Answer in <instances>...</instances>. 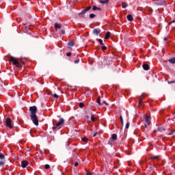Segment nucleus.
Segmentation results:
<instances>
[{
  "instance_id": "nucleus-34",
  "label": "nucleus",
  "mask_w": 175,
  "mask_h": 175,
  "mask_svg": "<svg viewBox=\"0 0 175 175\" xmlns=\"http://www.w3.org/2000/svg\"><path fill=\"white\" fill-rule=\"evenodd\" d=\"M62 35H65V30L62 29L61 30Z\"/></svg>"
},
{
  "instance_id": "nucleus-28",
  "label": "nucleus",
  "mask_w": 175,
  "mask_h": 175,
  "mask_svg": "<svg viewBox=\"0 0 175 175\" xmlns=\"http://www.w3.org/2000/svg\"><path fill=\"white\" fill-rule=\"evenodd\" d=\"M120 121H121L122 124H124V119H122V116H120Z\"/></svg>"
},
{
  "instance_id": "nucleus-45",
  "label": "nucleus",
  "mask_w": 175,
  "mask_h": 175,
  "mask_svg": "<svg viewBox=\"0 0 175 175\" xmlns=\"http://www.w3.org/2000/svg\"><path fill=\"white\" fill-rule=\"evenodd\" d=\"M104 103H105V105H106V101H104Z\"/></svg>"
},
{
  "instance_id": "nucleus-18",
  "label": "nucleus",
  "mask_w": 175,
  "mask_h": 175,
  "mask_svg": "<svg viewBox=\"0 0 175 175\" xmlns=\"http://www.w3.org/2000/svg\"><path fill=\"white\" fill-rule=\"evenodd\" d=\"M92 9H93V10H101L100 8L96 7V5H94Z\"/></svg>"
},
{
  "instance_id": "nucleus-10",
  "label": "nucleus",
  "mask_w": 175,
  "mask_h": 175,
  "mask_svg": "<svg viewBox=\"0 0 175 175\" xmlns=\"http://www.w3.org/2000/svg\"><path fill=\"white\" fill-rule=\"evenodd\" d=\"M54 27L57 31V29H61V28L62 27V25H61V24L55 23Z\"/></svg>"
},
{
  "instance_id": "nucleus-46",
  "label": "nucleus",
  "mask_w": 175,
  "mask_h": 175,
  "mask_svg": "<svg viewBox=\"0 0 175 175\" xmlns=\"http://www.w3.org/2000/svg\"><path fill=\"white\" fill-rule=\"evenodd\" d=\"M170 24H172L171 23L169 24V25H170Z\"/></svg>"
},
{
  "instance_id": "nucleus-38",
  "label": "nucleus",
  "mask_w": 175,
  "mask_h": 175,
  "mask_svg": "<svg viewBox=\"0 0 175 175\" xmlns=\"http://www.w3.org/2000/svg\"><path fill=\"white\" fill-rule=\"evenodd\" d=\"M174 132H175V130H174V131H172L169 133V135H173V133H174Z\"/></svg>"
},
{
  "instance_id": "nucleus-27",
  "label": "nucleus",
  "mask_w": 175,
  "mask_h": 175,
  "mask_svg": "<svg viewBox=\"0 0 175 175\" xmlns=\"http://www.w3.org/2000/svg\"><path fill=\"white\" fill-rule=\"evenodd\" d=\"M94 17H95V14H90V18H94Z\"/></svg>"
},
{
  "instance_id": "nucleus-36",
  "label": "nucleus",
  "mask_w": 175,
  "mask_h": 175,
  "mask_svg": "<svg viewBox=\"0 0 175 175\" xmlns=\"http://www.w3.org/2000/svg\"><path fill=\"white\" fill-rule=\"evenodd\" d=\"M70 55H72V53L70 52L67 53V57H70Z\"/></svg>"
},
{
  "instance_id": "nucleus-4",
  "label": "nucleus",
  "mask_w": 175,
  "mask_h": 175,
  "mask_svg": "<svg viewBox=\"0 0 175 175\" xmlns=\"http://www.w3.org/2000/svg\"><path fill=\"white\" fill-rule=\"evenodd\" d=\"M88 10H91V6L86 8L85 10H83L79 14V16L80 17H84V14L88 12Z\"/></svg>"
},
{
  "instance_id": "nucleus-1",
  "label": "nucleus",
  "mask_w": 175,
  "mask_h": 175,
  "mask_svg": "<svg viewBox=\"0 0 175 175\" xmlns=\"http://www.w3.org/2000/svg\"><path fill=\"white\" fill-rule=\"evenodd\" d=\"M29 111H30V118L33 121V124L34 125H39V120L38 119V116H36V113L38 112V108L36 106H33L29 107Z\"/></svg>"
},
{
  "instance_id": "nucleus-29",
  "label": "nucleus",
  "mask_w": 175,
  "mask_h": 175,
  "mask_svg": "<svg viewBox=\"0 0 175 175\" xmlns=\"http://www.w3.org/2000/svg\"><path fill=\"white\" fill-rule=\"evenodd\" d=\"M3 165H5V161H0V166H3Z\"/></svg>"
},
{
  "instance_id": "nucleus-11",
  "label": "nucleus",
  "mask_w": 175,
  "mask_h": 175,
  "mask_svg": "<svg viewBox=\"0 0 175 175\" xmlns=\"http://www.w3.org/2000/svg\"><path fill=\"white\" fill-rule=\"evenodd\" d=\"M93 33L94 35H99V33H100V30L98 29H94L93 30Z\"/></svg>"
},
{
  "instance_id": "nucleus-13",
  "label": "nucleus",
  "mask_w": 175,
  "mask_h": 175,
  "mask_svg": "<svg viewBox=\"0 0 175 175\" xmlns=\"http://www.w3.org/2000/svg\"><path fill=\"white\" fill-rule=\"evenodd\" d=\"M109 1L110 0H100V3H102L103 5H106V3H107L109 2Z\"/></svg>"
},
{
  "instance_id": "nucleus-7",
  "label": "nucleus",
  "mask_w": 175,
  "mask_h": 175,
  "mask_svg": "<svg viewBox=\"0 0 175 175\" xmlns=\"http://www.w3.org/2000/svg\"><path fill=\"white\" fill-rule=\"evenodd\" d=\"M144 119L146 120V122L148 124V125H150V124H151V120L148 116L146 115L144 116Z\"/></svg>"
},
{
  "instance_id": "nucleus-12",
  "label": "nucleus",
  "mask_w": 175,
  "mask_h": 175,
  "mask_svg": "<svg viewBox=\"0 0 175 175\" xmlns=\"http://www.w3.org/2000/svg\"><path fill=\"white\" fill-rule=\"evenodd\" d=\"M127 20L129 21H133V16L131 14L127 15Z\"/></svg>"
},
{
  "instance_id": "nucleus-32",
  "label": "nucleus",
  "mask_w": 175,
  "mask_h": 175,
  "mask_svg": "<svg viewBox=\"0 0 175 175\" xmlns=\"http://www.w3.org/2000/svg\"><path fill=\"white\" fill-rule=\"evenodd\" d=\"M129 125H130L129 122H127V123L126 124V129H128L129 128Z\"/></svg>"
},
{
  "instance_id": "nucleus-43",
  "label": "nucleus",
  "mask_w": 175,
  "mask_h": 175,
  "mask_svg": "<svg viewBox=\"0 0 175 175\" xmlns=\"http://www.w3.org/2000/svg\"><path fill=\"white\" fill-rule=\"evenodd\" d=\"M86 175H92V173H91V172H87Z\"/></svg>"
},
{
  "instance_id": "nucleus-42",
  "label": "nucleus",
  "mask_w": 175,
  "mask_h": 175,
  "mask_svg": "<svg viewBox=\"0 0 175 175\" xmlns=\"http://www.w3.org/2000/svg\"><path fill=\"white\" fill-rule=\"evenodd\" d=\"M96 135H98V133H95L94 135H93V137H95L96 136Z\"/></svg>"
},
{
  "instance_id": "nucleus-9",
  "label": "nucleus",
  "mask_w": 175,
  "mask_h": 175,
  "mask_svg": "<svg viewBox=\"0 0 175 175\" xmlns=\"http://www.w3.org/2000/svg\"><path fill=\"white\" fill-rule=\"evenodd\" d=\"M142 68H143L144 70H150V66L147 64H144L142 65Z\"/></svg>"
},
{
  "instance_id": "nucleus-24",
  "label": "nucleus",
  "mask_w": 175,
  "mask_h": 175,
  "mask_svg": "<svg viewBox=\"0 0 175 175\" xmlns=\"http://www.w3.org/2000/svg\"><path fill=\"white\" fill-rule=\"evenodd\" d=\"M158 131L159 132H163V131H165V129H163V127H158Z\"/></svg>"
},
{
  "instance_id": "nucleus-22",
  "label": "nucleus",
  "mask_w": 175,
  "mask_h": 175,
  "mask_svg": "<svg viewBox=\"0 0 175 175\" xmlns=\"http://www.w3.org/2000/svg\"><path fill=\"white\" fill-rule=\"evenodd\" d=\"M97 103L98 105H99L100 106L101 103H100V96H98L97 98Z\"/></svg>"
},
{
  "instance_id": "nucleus-39",
  "label": "nucleus",
  "mask_w": 175,
  "mask_h": 175,
  "mask_svg": "<svg viewBox=\"0 0 175 175\" xmlns=\"http://www.w3.org/2000/svg\"><path fill=\"white\" fill-rule=\"evenodd\" d=\"M75 167L79 166V163H78V162H76V163H75Z\"/></svg>"
},
{
  "instance_id": "nucleus-23",
  "label": "nucleus",
  "mask_w": 175,
  "mask_h": 175,
  "mask_svg": "<svg viewBox=\"0 0 175 175\" xmlns=\"http://www.w3.org/2000/svg\"><path fill=\"white\" fill-rule=\"evenodd\" d=\"M0 159H5V154L0 153Z\"/></svg>"
},
{
  "instance_id": "nucleus-16",
  "label": "nucleus",
  "mask_w": 175,
  "mask_h": 175,
  "mask_svg": "<svg viewBox=\"0 0 175 175\" xmlns=\"http://www.w3.org/2000/svg\"><path fill=\"white\" fill-rule=\"evenodd\" d=\"M111 140H117V134H113L112 135Z\"/></svg>"
},
{
  "instance_id": "nucleus-35",
  "label": "nucleus",
  "mask_w": 175,
  "mask_h": 175,
  "mask_svg": "<svg viewBox=\"0 0 175 175\" xmlns=\"http://www.w3.org/2000/svg\"><path fill=\"white\" fill-rule=\"evenodd\" d=\"M101 49H102V50L105 51L107 49V47L103 46Z\"/></svg>"
},
{
  "instance_id": "nucleus-44",
  "label": "nucleus",
  "mask_w": 175,
  "mask_h": 175,
  "mask_svg": "<svg viewBox=\"0 0 175 175\" xmlns=\"http://www.w3.org/2000/svg\"><path fill=\"white\" fill-rule=\"evenodd\" d=\"M164 40H165V41L167 40V38H164Z\"/></svg>"
},
{
  "instance_id": "nucleus-19",
  "label": "nucleus",
  "mask_w": 175,
  "mask_h": 175,
  "mask_svg": "<svg viewBox=\"0 0 175 175\" xmlns=\"http://www.w3.org/2000/svg\"><path fill=\"white\" fill-rule=\"evenodd\" d=\"M97 40L101 46H103V40H102V39H97Z\"/></svg>"
},
{
  "instance_id": "nucleus-40",
  "label": "nucleus",
  "mask_w": 175,
  "mask_h": 175,
  "mask_svg": "<svg viewBox=\"0 0 175 175\" xmlns=\"http://www.w3.org/2000/svg\"><path fill=\"white\" fill-rule=\"evenodd\" d=\"M153 159H158V156L153 157Z\"/></svg>"
},
{
  "instance_id": "nucleus-2",
  "label": "nucleus",
  "mask_w": 175,
  "mask_h": 175,
  "mask_svg": "<svg viewBox=\"0 0 175 175\" xmlns=\"http://www.w3.org/2000/svg\"><path fill=\"white\" fill-rule=\"evenodd\" d=\"M64 124H65V120H64V118H61L59 122L56 124V126L53 127V130L55 131V129H61V128H62V125H64Z\"/></svg>"
},
{
  "instance_id": "nucleus-25",
  "label": "nucleus",
  "mask_w": 175,
  "mask_h": 175,
  "mask_svg": "<svg viewBox=\"0 0 175 175\" xmlns=\"http://www.w3.org/2000/svg\"><path fill=\"white\" fill-rule=\"evenodd\" d=\"M82 142H88V137H83L82 138Z\"/></svg>"
},
{
  "instance_id": "nucleus-14",
  "label": "nucleus",
  "mask_w": 175,
  "mask_h": 175,
  "mask_svg": "<svg viewBox=\"0 0 175 175\" xmlns=\"http://www.w3.org/2000/svg\"><path fill=\"white\" fill-rule=\"evenodd\" d=\"M170 64H175V57H172L168 60Z\"/></svg>"
},
{
  "instance_id": "nucleus-6",
  "label": "nucleus",
  "mask_w": 175,
  "mask_h": 175,
  "mask_svg": "<svg viewBox=\"0 0 175 175\" xmlns=\"http://www.w3.org/2000/svg\"><path fill=\"white\" fill-rule=\"evenodd\" d=\"M155 3L158 5H166V0H156Z\"/></svg>"
},
{
  "instance_id": "nucleus-31",
  "label": "nucleus",
  "mask_w": 175,
  "mask_h": 175,
  "mask_svg": "<svg viewBox=\"0 0 175 175\" xmlns=\"http://www.w3.org/2000/svg\"><path fill=\"white\" fill-rule=\"evenodd\" d=\"M95 117H94V115H91V121H94Z\"/></svg>"
},
{
  "instance_id": "nucleus-37",
  "label": "nucleus",
  "mask_w": 175,
  "mask_h": 175,
  "mask_svg": "<svg viewBox=\"0 0 175 175\" xmlns=\"http://www.w3.org/2000/svg\"><path fill=\"white\" fill-rule=\"evenodd\" d=\"M79 62H80V60L79 59H77L75 61V64H79Z\"/></svg>"
},
{
  "instance_id": "nucleus-5",
  "label": "nucleus",
  "mask_w": 175,
  "mask_h": 175,
  "mask_svg": "<svg viewBox=\"0 0 175 175\" xmlns=\"http://www.w3.org/2000/svg\"><path fill=\"white\" fill-rule=\"evenodd\" d=\"M5 125L6 126H8V128L12 129V128H13V125L12 124V119H10V118H7L5 120Z\"/></svg>"
},
{
  "instance_id": "nucleus-30",
  "label": "nucleus",
  "mask_w": 175,
  "mask_h": 175,
  "mask_svg": "<svg viewBox=\"0 0 175 175\" xmlns=\"http://www.w3.org/2000/svg\"><path fill=\"white\" fill-rule=\"evenodd\" d=\"M79 107L83 108L84 107V104L83 103H79Z\"/></svg>"
},
{
  "instance_id": "nucleus-3",
  "label": "nucleus",
  "mask_w": 175,
  "mask_h": 175,
  "mask_svg": "<svg viewBox=\"0 0 175 175\" xmlns=\"http://www.w3.org/2000/svg\"><path fill=\"white\" fill-rule=\"evenodd\" d=\"M10 61L12 62L13 65H16L17 68H21V64L18 62V60L14 57H11Z\"/></svg>"
},
{
  "instance_id": "nucleus-15",
  "label": "nucleus",
  "mask_w": 175,
  "mask_h": 175,
  "mask_svg": "<svg viewBox=\"0 0 175 175\" xmlns=\"http://www.w3.org/2000/svg\"><path fill=\"white\" fill-rule=\"evenodd\" d=\"M110 33H111L110 31H107L105 36V39H109V38H110Z\"/></svg>"
},
{
  "instance_id": "nucleus-20",
  "label": "nucleus",
  "mask_w": 175,
  "mask_h": 175,
  "mask_svg": "<svg viewBox=\"0 0 175 175\" xmlns=\"http://www.w3.org/2000/svg\"><path fill=\"white\" fill-rule=\"evenodd\" d=\"M109 144H110V146H112L113 144H114V140L113 139H110L108 142Z\"/></svg>"
},
{
  "instance_id": "nucleus-41",
  "label": "nucleus",
  "mask_w": 175,
  "mask_h": 175,
  "mask_svg": "<svg viewBox=\"0 0 175 175\" xmlns=\"http://www.w3.org/2000/svg\"><path fill=\"white\" fill-rule=\"evenodd\" d=\"M173 83H175V81H170L168 82V84H173Z\"/></svg>"
},
{
  "instance_id": "nucleus-17",
  "label": "nucleus",
  "mask_w": 175,
  "mask_h": 175,
  "mask_svg": "<svg viewBox=\"0 0 175 175\" xmlns=\"http://www.w3.org/2000/svg\"><path fill=\"white\" fill-rule=\"evenodd\" d=\"M122 6L124 9H125L126 8H128V3H122Z\"/></svg>"
},
{
  "instance_id": "nucleus-8",
  "label": "nucleus",
  "mask_w": 175,
  "mask_h": 175,
  "mask_svg": "<svg viewBox=\"0 0 175 175\" xmlns=\"http://www.w3.org/2000/svg\"><path fill=\"white\" fill-rule=\"evenodd\" d=\"M21 166H22V167L23 168V169H25V167H27V166H28V161H23L22 162H21Z\"/></svg>"
},
{
  "instance_id": "nucleus-21",
  "label": "nucleus",
  "mask_w": 175,
  "mask_h": 175,
  "mask_svg": "<svg viewBox=\"0 0 175 175\" xmlns=\"http://www.w3.org/2000/svg\"><path fill=\"white\" fill-rule=\"evenodd\" d=\"M68 46H71V47H72V46H75V42L73 41L69 42Z\"/></svg>"
},
{
  "instance_id": "nucleus-26",
  "label": "nucleus",
  "mask_w": 175,
  "mask_h": 175,
  "mask_svg": "<svg viewBox=\"0 0 175 175\" xmlns=\"http://www.w3.org/2000/svg\"><path fill=\"white\" fill-rule=\"evenodd\" d=\"M45 169H46V170H49V169H50V165L46 164V165H45Z\"/></svg>"
},
{
  "instance_id": "nucleus-33",
  "label": "nucleus",
  "mask_w": 175,
  "mask_h": 175,
  "mask_svg": "<svg viewBox=\"0 0 175 175\" xmlns=\"http://www.w3.org/2000/svg\"><path fill=\"white\" fill-rule=\"evenodd\" d=\"M53 96H54V98H59V96H58V94H55L53 95Z\"/></svg>"
}]
</instances>
